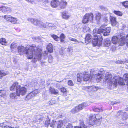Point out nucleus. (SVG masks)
Here are the masks:
<instances>
[{
  "label": "nucleus",
  "instance_id": "obj_2",
  "mask_svg": "<svg viewBox=\"0 0 128 128\" xmlns=\"http://www.w3.org/2000/svg\"><path fill=\"white\" fill-rule=\"evenodd\" d=\"M112 75L110 73L108 72L106 73L105 79L109 86H113V88L116 87L118 83L119 85L125 84L123 79L118 76H115L112 79Z\"/></svg>",
  "mask_w": 128,
  "mask_h": 128
},
{
  "label": "nucleus",
  "instance_id": "obj_57",
  "mask_svg": "<svg viewBox=\"0 0 128 128\" xmlns=\"http://www.w3.org/2000/svg\"><path fill=\"white\" fill-rule=\"evenodd\" d=\"M60 38H65V36L64 34H62L60 35Z\"/></svg>",
  "mask_w": 128,
  "mask_h": 128
},
{
  "label": "nucleus",
  "instance_id": "obj_53",
  "mask_svg": "<svg viewBox=\"0 0 128 128\" xmlns=\"http://www.w3.org/2000/svg\"><path fill=\"white\" fill-rule=\"evenodd\" d=\"M6 125L5 124L4 122L0 124V126L2 127L3 128H4V126H6Z\"/></svg>",
  "mask_w": 128,
  "mask_h": 128
},
{
  "label": "nucleus",
  "instance_id": "obj_50",
  "mask_svg": "<svg viewBox=\"0 0 128 128\" xmlns=\"http://www.w3.org/2000/svg\"><path fill=\"white\" fill-rule=\"evenodd\" d=\"M33 39H34L36 42H39L40 40V38L39 37H33Z\"/></svg>",
  "mask_w": 128,
  "mask_h": 128
},
{
  "label": "nucleus",
  "instance_id": "obj_54",
  "mask_svg": "<svg viewBox=\"0 0 128 128\" xmlns=\"http://www.w3.org/2000/svg\"><path fill=\"white\" fill-rule=\"evenodd\" d=\"M61 91L63 92H64L66 91V89L64 87H62L60 88Z\"/></svg>",
  "mask_w": 128,
  "mask_h": 128
},
{
  "label": "nucleus",
  "instance_id": "obj_10",
  "mask_svg": "<svg viewBox=\"0 0 128 128\" xmlns=\"http://www.w3.org/2000/svg\"><path fill=\"white\" fill-rule=\"evenodd\" d=\"M90 73L91 74H93L94 76L95 79L96 80H100L102 78L104 74V72L102 69L100 70L99 71L98 73L97 74H95L94 71L92 73L90 71Z\"/></svg>",
  "mask_w": 128,
  "mask_h": 128
},
{
  "label": "nucleus",
  "instance_id": "obj_43",
  "mask_svg": "<svg viewBox=\"0 0 128 128\" xmlns=\"http://www.w3.org/2000/svg\"><path fill=\"white\" fill-rule=\"evenodd\" d=\"M90 31V28L87 26H84L83 28V31L84 32H86L88 31L89 32Z\"/></svg>",
  "mask_w": 128,
  "mask_h": 128
},
{
  "label": "nucleus",
  "instance_id": "obj_52",
  "mask_svg": "<svg viewBox=\"0 0 128 128\" xmlns=\"http://www.w3.org/2000/svg\"><path fill=\"white\" fill-rule=\"evenodd\" d=\"M5 94V92L4 90H0V97L4 95Z\"/></svg>",
  "mask_w": 128,
  "mask_h": 128
},
{
  "label": "nucleus",
  "instance_id": "obj_44",
  "mask_svg": "<svg viewBox=\"0 0 128 128\" xmlns=\"http://www.w3.org/2000/svg\"><path fill=\"white\" fill-rule=\"evenodd\" d=\"M51 36L56 41H58V40L59 39V38L58 36L55 34L52 35Z\"/></svg>",
  "mask_w": 128,
  "mask_h": 128
},
{
  "label": "nucleus",
  "instance_id": "obj_32",
  "mask_svg": "<svg viewBox=\"0 0 128 128\" xmlns=\"http://www.w3.org/2000/svg\"><path fill=\"white\" fill-rule=\"evenodd\" d=\"M58 128H62L63 127V121L62 120H59L58 122L57 121Z\"/></svg>",
  "mask_w": 128,
  "mask_h": 128
},
{
  "label": "nucleus",
  "instance_id": "obj_21",
  "mask_svg": "<svg viewBox=\"0 0 128 128\" xmlns=\"http://www.w3.org/2000/svg\"><path fill=\"white\" fill-rule=\"evenodd\" d=\"M87 88L89 91H97L98 88V87L94 86H88L87 87Z\"/></svg>",
  "mask_w": 128,
  "mask_h": 128
},
{
  "label": "nucleus",
  "instance_id": "obj_17",
  "mask_svg": "<svg viewBox=\"0 0 128 128\" xmlns=\"http://www.w3.org/2000/svg\"><path fill=\"white\" fill-rule=\"evenodd\" d=\"M67 4V2L65 0H61V2H60L59 5L60 8L63 9L66 8Z\"/></svg>",
  "mask_w": 128,
  "mask_h": 128
},
{
  "label": "nucleus",
  "instance_id": "obj_35",
  "mask_svg": "<svg viewBox=\"0 0 128 128\" xmlns=\"http://www.w3.org/2000/svg\"><path fill=\"white\" fill-rule=\"evenodd\" d=\"M4 17L7 20L10 22L11 20L12 17L10 15H6L4 16Z\"/></svg>",
  "mask_w": 128,
  "mask_h": 128
},
{
  "label": "nucleus",
  "instance_id": "obj_59",
  "mask_svg": "<svg viewBox=\"0 0 128 128\" xmlns=\"http://www.w3.org/2000/svg\"><path fill=\"white\" fill-rule=\"evenodd\" d=\"M52 100L50 101V103L51 104H54L55 103V102L54 101V102H52Z\"/></svg>",
  "mask_w": 128,
  "mask_h": 128
},
{
  "label": "nucleus",
  "instance_id": "obj_18",
  "mask_svg": "<svg viewBox=\"0 0 128 128\" xmlns=\"http://www.w3.org/2000/svg\"><path fill=\"white\" fill-rule=\"evenodd\" d=\"M110 18L112 25L113 26H116L118 23L116 21V18L114 17L110 16Z\"/></svg>",
  "mask_w": 128,
  "mask_h": 128
},
{
  "label": "nucleus",
  "instance_id": "obj_63",
  "mask_svg": "<svg viewBox=\"0 0 128 128\" xmlns=\"http://www.w3.org/2000/svg\"><path fill=\"white\" fill-rule=\"evenodd\" d=\"M101 8L103 9L104 8V7L103 6H100Z\"/></svg>",
  "mask_w": 128,
  "mask_h": 128
},
{
  "label": "nucleus",
  "instance_id": "obj_60",
  "mask_svg": "<svg viewBox=\"0 0 128 128\" xmlns=\"http://www.w3.org/2000/svg\"><path fill=\"white\" fill-rule=\"evenodd\" d=\"M118 63H119L120 64H121L122 63V61H118L117 62Z\"/></svg>",
  "mask_w": 128,
  "mask_h": 128
},
{
  "label": "nucleus",
  "instance_id": "obj_25",
  "mask_svg": "<svg viewBox=\"0 0 128 128\" xmlns=\"http://www.w3.org/2000/svg\"><path fill=\"white\" fill-rule=\"evenodd\" d=\"M47 49L48 52H53V47L51 44L49 43L48 44L47 46Z\"/></svg>",
  "mask_w": 128,
  "mask_h": 128
},
{
  "label": "nucleus",
  "instance_id": "obj_1",
  "mask_svg": "<svg viewBox=\"0 0 128 128\" xmlns=\"http://www.w3.org/2000/svg\"><path fill=\"white\" fill-rule=\"evenodd\" d=\"M18 52L21 55L23 54L27 55L28 59L34 58V59H38L40 60L42 57L41 48L40 46L37 47L35 44H32L28 48L22 46H20L18 48Z\"/></svg>",
  "mask_w": 128,
  "mask_h": 128
},
{
  "label": "nucleus",
  "instance_id": "obj_12",
  "mask_svg": "<svg viewBox=\"0 0 128 128\" xmlns=\"http://www.w3.org/2000/svg\"><path fill=\"white\" fill-rule=\"evenodd\" d=\"M119 43L120 46H122L126 43V46H128V34L126 37L124 36L120 38L119 39Z\"/></svg>",
  "mask_w": 128,
  "mask_h": 128
},
{
  "label": "nucleus",
  "instance_id": "obj_11",
  "mask_svg": "<svg viewBox=\"0 0 128 128\" xmlns=\"http://www.w3.org/2000/svg\"><path fill=\"white\" fill-rule=\"evenodd\" d=\"M39 93L38 90H36L28 94L25 98V99L28 100L32 98L36 95Z\"/></svg>",
  "mask_w": 128,
  "mask_h": 128
},
{
  "label": "nucleus",
  "instance_id": "obj_33",
  "mask_svg": "<svg viewBox=\"0 0 128 128\" xmlns=\"http://www.w3.org/2000/svg\"><path fill=\"white\" fill-rule=\"evenodd\" d=\"M68 38L70 40L73 41V43L74 44H77L78 43V40L75 38H73L71 37H69Z\"/></svg>",
  "mask_w": 128,
  "mask_h": 128
},
{
  "label": "nucleus",
  "instance_id": "obj_13",
  "mask_svg": "<svg viewBox=\"0 0 128 128\" xmlns=\"http://www.w3.org/2000/svg\"><path fill=\"white\" fill-rule=\"evenodd\" d=\"M70 16V14L66 11H64L62 12V16L63 18L67 19L69 18Z\"/></svg>",
  "mask_w": 128,
  "mask_h": 128
},
{
  "label": "nucleus",
  "instance_id": "obj_24",
  "mask_svg": "<svg viewBox=\"0 0 128 128\" xmlns=\"http://www.w3.org/2000/svg\"><path fill=\"white\" fill-rule=\"evenodd\" d=\"M112 43L114 44H116L118 42V44H119V40L118 41V38L116 36L113 37L112 38Z\"/></svg>",
  "mask_w": 128,
  "mask_h": 128
},
{
  "label": "nucleus",
  "instance_id": "obj_20",
  "mask_svg": "<svg viewBox=\"0 0 128 128\" xmlns=\"http://www.w3.org/2000/svg\"><path fill=\"white\" fill-rule=\"evenodd\" d=\"M92 36L90 34H87L86 36L85 39V41L86 43L88 44L92 40Z\"/></svg>",
  "mask_w": 128,
  "mask_h": 128
},
{
  "label": "nucleus",
  "instance_id": "obj_40",
  "mask_svg": "<svg viewBox=\"0 0 128 128\" xmlns=\"http://www.w3.org/2000/svg\"><path fill=\"white\" fill-rule=\"evenodd\" d=\"M77 80L78 82H80L82 81V76L79 74H77Z\"/></svg>",
  "mask_w": 128,
  "mask_h": 128
},
{
  "label": "nucleus",
  "instance_id": "obj_41",
  "mask_svg": "<svg viewBox=\"0 0 128 128\" xmlns=\"http://www.w3.org/2000/svg\"><path fill=\"white\" fill-rule=\"evenodd\" d=\"M16 94L15 93H12L10 94V98L12 99L17 98Z\"/></svg>",
  "mask_w": 128,
  "mask_h": 128
},
{
  "label": "nucleus",
  "instance_id": "obj_23",
  "mask_svg": "<svg viewBox=\"0 0 128 128\" xmlns=\"http://www.w3.org/2000/svg\"><path fill=\"white\" fill-rule=\"evenodd\" d=\"M111 43V41L109 38H108L105 40L104 44L105 46L108 47L110 46Z\"/></svg>",
  "mask_w": 128,
  "mask_h": 128
},
{
  "label": "nucleus",
  "instance_id": "obj_26",
  "mask_svg": "<svg viewBox=\"0 0 128 128\" xmlns=\"http://www.w3.org/2000/svg\"><path fill=\"white\" fill-rule=\"evenodd\" d=\"M93 110L96 112H101L103 111L102 107L95 106L93 109Z\"/></svg>",
  "mask_w": 128,
  "mask_h": 128
},
{
  "label": "nucleus",
  "instance_id": "obj_55",
  "mask_svg": "<svg viewBox=\"0 0 128 128\" xmlns=\"http://www.w3.org/2000/svg\"><path fill=\"white\" fill-rule=\"evenodd\" d=\"M4 128H18V126H16L15 127H12L10 126H9L7 125H6V126H4Z\"/></svg>",
  "mask_w": 128,
  "mask_h": 128
},
{
  "label": "nucleus",
  "instance_id": "obj_62",
  "mask_svg": "<svg viewBox=\"0 0 128 128\" xmlns=\"http://www.w3.org/2000/svg\"><path fill=\"white\" fill-rule=\"evenodd\" d=\"M75 128H80L79 126H76L74 127Z\"/></svg>",
  "mask_w": 128,
  "mask_h": 128
},
{
  "label": "nucleus",
  "instance_id": "obj_34",
  "mask_svg": "<svg viewBox=\"0 0 128 128\" xmlns=\"http://www.w3.org/2000/svg\"><path fill=\"white\" fill-rule=\"evenodd\" d=\"M124 78L125 82L126 83V84L128 86V74H124Z\"/></svg>",
  "mask_w": 128,
  "mask_h": 128
},
{
  "label": "nucleus",
  "instance_id": "obj_61",
  "mask_svg": "<svg viewBox=\"0 0 128 128\" xmlns=\"http://www.w3.org/2000/svg\"><path fill=\"white\" fill-rule=\"evenodd\" d=\"M37 1L39 2H40L43 1L44 0H36Z\"/></svg>",
  "mask_w": 128,
  "mask_h": 128
},
{
  "label": "nucleus",
  "instance_id": "obj_19",
  "mask_svg": "<svg viewBox=\"0 0 128 128\" xmlns=\"http://www.w3.org/2000/svg\"><path fill=\"white\" fill-rule=\"evenodd\" d=\"M87 106V104L86 103H84L82 104H80L77 106H76V108H77L78 112L80 110L86 107Z\"/></svg>",
  "mask_w": 128,
  "mask_h": 128
},
{
  "label": "nucleus",
  "instance_id": "obj_48",
  "mask_svg": "<svg viewBox=\"0 0 128 128\" xmlns=\"http://www.w3.org/2000/svg\"><path fill=\"white\" fill-rule=\"evenodd\" d=\"M48 62L50 63H51L53 61L52 57L51 55H49L48 57Z\"/></svg>",
  "mask_w": 128,
  "mask_h": 128
},
{
  "label": "nucleus",
  "instance_id": "obj_28",
  "mask_svg": "<svg viewBox=\"0 0 128 128\" xmlns=\"http://www.w3.org/2000/svg\"><path fill=\"white\" fill-rule=\"evenodd\" d=\"M67 52L69 55H72L73 52V47L72 46H69L67 48Z\"/></svg>",
  "mask_w": 128,
  "mask_h": 128
},
{
  "label": "nucleus",
  "instance_id": "obj_58",
  "mask_svg": "<svg viewBox=\"0 0 128 128\" xmlns=\"http://www.w3.org/2000/svg\"><path fill=\"white\" fill-rule=\"evenodd\" d=\"M64 38H60V42H64Z\"/></svg>",
  "mask_w": 128,
  "mask_h": 128
},
{
  "label": "nucleus",
  "instance_id": "obj_51",
  "mask_svg": "<svg viewBox=\"0 0 128 128\" xmlns=\"http://www.w3.org/2000/svg\"><path fill=\"white\" fill-rule=\"evenodd\" d=\"M48 52V51H45L44 52L43 54V56H44V58H46L47 57Z\"/></svg>",
  "mask_w": 128,
  "mask_h": 128
},
{
  "label": "nucleus",
  "instance_id": "obj_9",
  "mask_svg": "<svg viewBox=\"0 0 128 128\" xmlns=\"http://www.w3.org/2000/svg\"><path fill=\"white\" fill-rule=\"evenodd\" d=\"M50 119L47 118L45 123V126L46 127H48L50 126L53 128H56L57 127V121L52 120V122L50 124Z\"/></svg>",
  "mask_w": 128,
  "mask_h": 128
},
{
  "label": "nucleus",
  "instance_id": "obj_64",
  "mask_svg": "<svg viewBox=\"0 0 128 128\" xmlns=\"http://www.w3.org/2000/svg\"><path fill=\"white\" fill-rule=\"evenodd\" d=\"M116 102H114L113 103V104H116Z\"/></svg>",
  "mask_w": 128,
  "mask_h": 128
},
{
  "label": "nucleus",
  "instance_id": "obj_45",
  "mask_svg": "<svg viewBox=\"0 0 128 128\" xmlns=\"http://www.w3.org/2000/svg\"><path fill=\"white\" fill-rule=\"evenodd\" d=\"M123 112H122L120 110L115 113L116 116H120V115H121V116Z\"/></svg>",
  "mask_w": 128,
  "mask_h": 128
},
{
  "label": "nucleus",
  "instance_id": "obj_22",
  "mask_svg": "<svg viewBox=\"0 0 128 128\" xmlns=\"http://www.w3.org/2000/svg\"><path fill=\"white\" fill-rule=\"evenodd\" d=\"M49 91L52 94H57L58 92V90H55L52 87H50L49 88Z\"/></svg>",
  "mask_w": 128,
  "mask_h": 128
},
{
  "label": "nucleus",
  "instance_id": "obj_8",
  "mask_svg": "<svg viewBox=\"0 0 128 128\" xmlns=\"http://www.w3.org/2000/svg\"><path fill=\"white\" fill-rule=\"evenodd\" d=\"M93 15L92 13H90L89 14H86L83 17L82 22L85 24L87 23L89 21H91L92 20L93 18Z\"/></svg>",
  "mask_w": 128,
  "mask_h": 128
},
{
  "label": "nucleus",
  "instance_id": "obj_56",
  "mask_svg": "<svg viewBox=\"0 0 128 128\" xmlns=\"http://www.w3.org/2000/svg\"><path fill=\"white\" fill-rule=\"evenodd\" d=\"M72 125L70 124H69L66 126V128H72Z\"/></svg>",
  "mask_w": 128,
  "mask_h": 128
},
{
  "label": "nucleus",
  "instance_id": "obj_37",
  "mask_svg": "<svg viewBox=\"0 0 128 128\" xmlns=\"http://www.w3.org/2000/svg\"><path fill=\"white\" fill-rule=\"evenodd\" d=\"M46 26H47V28H48V27H51L52 28L53 27V29L55 28H56V26H55L53 24L51 23H50L48 22H46Z\"/></svg>",
  "mask_w": 128,
  "mask_h": 128
},
{
  "label": "nucleus",
  "instance_id": "obj_3",
  "mask_svg": "<svg viewBox=\"0 0 128 128\" xmlns=\"http://www.w3.org/2000/svg\"><path fill=\"white\" fill-rule=\"evenodd\" d=\"M107 26L106 24L102 25L98 29H94L93 31V35L95 36L97 34L100 36H102L103 34L104 36H106L109 35L110 32V27H106Z\"/></svg>",
  "mask_w": 128,
  "mask_h": 128
},
{
  "label": "nucleus",
  "instance_id": "obj_5",
  "mask_svg": "<svg viewBox=\"0 0 128 128\" xmlns=\"http://www.w3.org/2000/svg\"><path fill=\"white\" fill-rule=\"evenodd\" d=\"M102 116L99 114H98L95 115L94 114H91L89 117V119L87 120V124L89 125L93 126L96 122H98V124H100L99 121L100 119L102 118Z\"/></svg>",
  "mask_w": 128,
  "mask_h": 128
},
{
  "label": "nucleus",
  "instance_id": "obj_38",
  "mask_svg": "<svg viewBox=\"0 0 128 128\" xmlns=\"http://www.w3.org/2000/svg\"><path fill=\"white\" fill-rule=\"evenodd\" d=\"M101 14L99 13H97L96 14V19L98 21H99L101 18Z\"/></svg>",
  "mask_w": 128,
  "mask_h": 128
},
{
  "label": "nucleus",
  "instance_id": "obj_30",
  "mask_svg": "<svg viewBox=\"0 0 128 128\" xmlns=\"http://www.w3.org/2000/svg\"><path fill=\"white\" fill-rule=\"evenodd\" d=\"M8 72H5L3 70H0V78H2V77L8 75Z\"/></svg>",
  "mask_w": 128,
  "mask_h": 128
},
{
  "label": "nucleus",
  "instance_id": "obj_14",
  "mask_svg": "<svg viewBox=\"0 0 128 128\" xmlns=\"http://www.w3.org/2000/svg\"><path fill=\"white\" fill-rule=\"evenodd\" d=\"M60 2L58 0H53L52 1L51 5L53 8H56L59 6Z\"/></svg>",
  "mask_w": 128,
  "mask_h": 128
},
{
  "label": "nucleus",
  "instance_id": "obj_16",
  "mask_svg": "<svg viewBox=\"0 0 128 128\" xmlns=\"http://www.w3.org/2000/svg\"><path fill=\"white\" fill-rule=\"evenodd\" d=\"M0 10L4 12L8 13L11 11V10L9 7L3 6L1 8Z\"/></svg>",
  "mask_w": 128,
  "mask_h": 128
},
{
  "label": "nucleus",
  "instance_id": "obj_39",
  "mask_svg": "<svg viewBox=\"0 0 128 128\" xmlns=\"http://www.w3.org/2000/svg\"><path fill=\"white\" fill-rule=\"evenodd\" d=\"M76 108V106L73 108L70 111L71 112L72 114H74L78 112V110Z\"/></svg>",
  "mask_w": 128,
  "mask_h": 128
},
{
  "label": "nucleus",
  "instance_id": "obj_46",
  "mask_svg": "<svg viewBox=\"0 0 128 128\" xmlns=\"http://www.w3.org/2000/svg\"><path fill=\"white\" fill-rule=\"evenodd\" d=\"M17 45L16 43L13 42L11 44L10 48H16Z\"/></svg>",
  "mask_w": 128,
  "mask_h": 128
},
{
  "label": "nucleus",
  "instance_id": "obj_7",
  "mask_svg": "<svg viewBox=\"0 0 128 128\" xmlns=\"http://www.w3.org/2000/svg\"><path fill=\"white\" fill-rule=\"evenodd\" d=\"M94 38L92 41V44L95 46H100L102 43V40L103 38L102 36H100L98 34H97V35L94 36Z\"/></svg>",
  "mask_w": 128,
  "mask_h": 128
},
{
  "label": "nucleus",
  "instance_id": "obj_49",
  "mask_svg": "<svg viewBox=\"0 0 128 128\" xmlns=\"http://www.w3.org/2000/svg\"><path fill=\"white\" fill-rule=\"evenodd\" d=\"M68 84L70 86H74V84L73 83L72 81L71 80H69L68 81Z\"/></svg>",
  "mask_w": 128,
  "mask_h": 128
},
{
  "label": "nucleus",
  "instance_id": "obj_27",
  "mask_svg": "<svg viewBox=\"0 0 128 128\" xmlns=\"http://www.w3.org/2000/svg\"><path fill=\"white\" fill-rule=\"evenodd\" d=\"M80 128H87V126L84 124V122L82 120H80Z\"/></svg>",
  "mask_w": 128,
  "mask_h": 128
},
{
  "label": "nucleus",
  "instance_id": "obj_47",
  "mask_svg": "<svg viewBox=\"0 0 128 128\" xmlns=\"http://www.w3.org/2000/svg\"><path fill=\"white\" fill-rule=\"evenodd\" d=\"M122 4L126 8H128V1H126L122 3Z\"/></svg>",
  "mask_w": 128,
  "mask_h": 128
},
{
  "label": "nucleus",
  "instance_id": "obj_42",
  "mask_svg": "<svg viewBox=\"0 0 128 128\" xmlns=\"http://www.w3.org/2000/svg\"><path fill=\"white\" fill-rule=\"evenodd\" d=\"M18 19L14 18L12 17L10 22L12 24H14L17 23L18 21Z\"/></svg>",
  "mask_w": 128,
  "mask_h": 128
},
{
  "label": "nucleus",
  "instance_id": "obj_36",
  "mask_svg": "<svg viewBox=\"0 0 128 128\" xmlns=\"http://www.w3.org/2000/svg\"><path fill=\"white\" fill-rule=\"evenodd\" d=\"M114 13L116 15L120 16H122L123 14L122 13L119 11L114 10Z\"/></svg>",
  "mask_w": 128,
  "mask_h": 128
},
{
  "label": "nucleus",
  "instance_id": "obj_29",
  "mask_svg": "<svg viewBox=\"0 0 128 128\" xmlns=\"http://www.w3.org/2000/svg\"><path fill=\"white\" fill-rule=\"evenodd\" d=\"M121 117L123 120H126L128 118V113L126 112H124L122 115Z\"/></svg>",
  "mask_w": 128,
  "mask_h": 128
},
{
  "label": "nucleus",
  "instance_id": "obj_6",
  "mask_svg": "<svg viewBox=\"0 0 128 128\" xmlns=\"http://www.w3.org/2000/svg\"><path fill=\"white\" fill-rule=\"evenodd\" d=\"M27 20L28 22H30L32 24L39 26L41 28H47L46 23L44 24L41 21L38 20L37 19L32 18H28L27 19Z\"/></svg>",
  "mask_w": 128,
  "mask_h": 128
},
{
  "label": "nucleus",
  "instance_id": "obj_4",
  "mask_svg": "<svg viewBox=\"0 0 128 128\" xmlns=\"http://www.w3.org/2000/svg\"><path fill=\"white\" fill-rule=\"evenodd\" d=\"M11 90H16V95L20 96V95L23 96L26 93L27 90L24 86H21L18 85V83L16 82L14 83L10 88Z\"/></svg>",
  "mask_w": 128,
  "mask_h": 128
},
{
  "label": "nucleus",
  "instance_id": "obj_31",
  "mask_svg": "<svg viewBox=\"0 0 128 128\" xmlns=\"http://www.w3.org/2000/svg\"><path fill=\"white\" fill-rule=\"evenodd\" d=\"M7 42L6 39L4 38H1L0 39V43L2 45H6Z\"/></svg>",
  "mask_w": 128,
  "mask_h": 128
},
{
  "label": "nucleus",
  "instance_id": "obj_15",
  "mask_svg": "<svg viewBox=\"0 0 128 128\" xmlns=\"http://www.w3.org/2000/svg\"><path fill=\"white\" fill-rule=\"evenodd\" d=\"M83 79L84 81L88 80L90 78V75L88 72H86L83 73Z\"/></svg>",
  "mask_w": 128,
  "mask_h": 128
}]
</instances>
